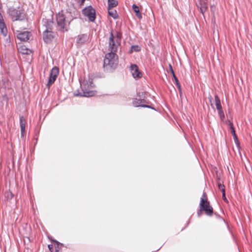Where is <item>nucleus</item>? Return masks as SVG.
<instances>
[{"mask_svg": "<svg viewBox=\"0 0 252 252\" xmlns=\"http://www.w3.org/2000/svg\"><path fill=\"white\" fill-rule=\"evenodd\" d=\"M208 98L209 99L210 102H211V105L212 106V107L214 108L213 104L212 103V100L213 99L212 96L211 95H210L209 97H208Z\"/></svg>", "mask_w": 252, "mask_h": 252, "instance_id": "39", "label": "nucleus"}, {"mask_svg": "<svg viewBox=\"0 0 252 252\" xmlns=\"http://www.w3.org/2000/svg\"><path fill=\"white\" fill-rule=\"evenodd\" d=\"M54 38V32L52 30L44 31L43 32V39L46 43L51 42Z\"/></svg>", "mask_w": 252, "mask_h": 252, "instance_id": "9", "label": "nucleus"}, {"mask_svg": "<svg viewBox=\"0 0 252 252\" xmlns=\"http://www.w3.org/2000/svg\"><path fill=\"white\" fill-rule=\"evenodd\" d=\"M197 6L200 9V11L202 14H204L208 8V4L205 0H199L197 3Z\"/></svg>", "mask_w": 252, "mask_h": 252, "instance_id": "13", "label": "nucleus"}, {"mask_svg": "<svg viewBox=\"0 0 252 252\" xmlns=\"http://www.w3.org/2000/svg\"><path fill=\"white\" fill-rule=\"evenodd\" d=\"M116 54L113 52L106 54L103 61L104 67H109L111 69H115L118 64Z\"/></svg>", "mask_w": 252, "mask_h": 252, "instance_id": "5", "label": "nucleus"}, {"mask_svg": "<svg viewBox=\"0 0 252 252\" xmlns=\"http://www.w3.org/2000/svg\"><path fill=\"white\" fill-rule=\"evenodd\" d=\"M83 13L87 16L91 22H94L95 19V10L91 6L85 8L83 10Z\"/></svg>", "mask_w": 252, "mask_h": 252, "instance_id": "8", "label": "nucleus"}, {"mask_svg": "<svg viewBox=\"0 0 252 252\" xmlns=\"http://www.w3.org/2000/svg\"><path fill=\"white\" fill-rule=\"evenodd\" d=\"M220 190L221 191L222 195L225 194V191L224 188H223Z\"/></svg>", "mask_w": 252, "mask_h": 252, "instance_id": "37", "label": "nucleus"}, {"mask_svg": "<svg viewBox=\"0 0 252 252\" xmlns=\"http://www.w3.org/2000/svg\"><path fill=\"white\" fill-rule=\"evenodd\" d=\"M169 66L170 71L171 74H172L173 78H176L177 77H176V76L175 74V73H174L173 69V68L172 67V65L170 64H169Z\"/></svg>", "mask_w": 252, "mask_h": 252, "instance_id": "31", "label": "nucleus"}, {"mask_svg": "<svg viewBox=\"0 0 252 252\" xmlns=\"http://www.w3.org/2000/svg\"><path fill=\"white\" fill-rule=\"evenodd\" d=\"M218 186L219 189H221L224 188V186L223 184H221L220 181L218 182Z\"/></svg>", "mask_w": 252, "mask_h": 252, "instance_id": "33", "label": "nucleus"}, {"mask_svg": "<svg viewBox=\"0 0 252 252\" xmlns=\"http://www.w3.org/2000/svg\"><path fill=\"white\" fill-rule=\"evenodd\" d=\"M19 51L23 54H29V52H31V51L28 49L25 46L21 47L19 49Z\"/></svg>", "mask_w": 252, "mask_h": 252, "instance_id": "22", "label": "nucleus"}, {"mask_svg": "<svg viewBox=\"0 0 252 252\" xmlns=\"http://www.w3.org/2000/svg\"><path fill=\"white\" fill-rule=\"evenodd\" d=\"M32 33L28 31H24L17 35V38L21 41H28L32 36Z\"/></svg>", "mask_w": 252, "mask_h": 252, "instance_id": "10", "label": "nucleus"}, {"mask_svg": "<svg viewBox=\"0 0 252 252\" xmlns=\"http://www.w3.org/2000/svg\"><path fill=\"white\" fill-rule=\"evenodd\" d=\"M215 100L216 106V108H217V110L218 111V110L222 109V106H221V105L220 103V98L217 94H215Z\"/></svg>", "mask_w": 252, "mask_h": 252, "instance_id": "19", "label": "nucleus"}, {"mask_svg": "<svg viewBox=\"0 0 252 252\" xmlns=\"http://www.w3.org/2000/svg\"><path fill=\"white\" fill-rule=\"evenodd\" d=\"M92 84H93V79L91 78H89L88 79V81L87 82V84L86 85H87L88 87H92Z\"/></svg>", "mask_w": 252, "mask_h": 252, "instance_id": "30", "label": "nucleus"}, {"mask_svg": "<svg viewBox=\"0 0 252 252\" xmlns=\"http://www.w3.org/2000/svg\"><path fill=\"white\" fill-rule=\"evenodd\" d=\"M48 249H49V250H50V251L51 252H53L54 248H53V245L49 244V245H48Z\"/></svg>", "mask_w": 252, "mask_h": 252, "instance_id": "34", "label": "nucleus"}, {"mask_svg": "<svg viewBox=\"0 0 252 252\" xmlns=\"http://www.w3.org/2000/svg\"><path fill=\"white\" fill-rule=\"evenodd\" d=\"M174 80H175V83H176V85L178 88V89L179 90V93H180V95L181 96L182 95V89H181V84L177 78V77L175 78H174Z\"/></svg>", "mask_w": 252, "mask_h": 252, "instance_id": "25", "label": "nucleus"}, {"mask_svg": "<svg viewBox=\"0 0 252 252\" xmlns=\"http://www.w3.org/2000/svg\"><path fill=\"white\" fill-rule=\"evenodd\" d=\"M82 92L76 94L77 96H84V97H90L94 95V92L92 91H86L83 88L82 89Z\"/></svg>", "mask_w": 252, "mask_h": 252, "instance_id": "15", "label": "nucleus"}, {"mask_svg": "<svg viewBox=\"0 0 252 252\" xmlns=\"http://www.w3.org/2000/svg\"><path fill=\"white\" fill-rule=\"evenodd\" d=\"M79 0L80 1L79 2H80V4H81V5L83 4L85 1V0Z\"/></svg>", "mask_w": 252, "mask_h": 252, "instance_id": "41", "label": "nucleus"}, {"mask_svg": "<svg viewBox=\"0 0 252 252\" xmlns=\"http://www.w3.org/2000/svg\"><path fill=\"white\" fill-rule=\"evenodd\" d=\"M203 212V211H201V209L199 208V210H198L197 212L198 217H200L202 216Z\"/></svg>", "mask_w": 252, "mask_h": 252, "instance_id": "32", "label": "nucleus"}, {"mask_svg": "<svg viewBox=\"0 0 252 252\" xmlns=\"http://www.w3.org/2000/svg\"><path fill=\"white\" fill-rule=\"evenodd\" d=\"M6 12L9 18L13 22L22 21L26 18L27 16L25 10L21 6L17 7L9 6L8 7Z\"/></svg>", "mask_w": 252, "mask_h": 252, "instance_id": "1", "label": "nucleus"}, {"mask_svg": "<svg viewBox=\"0 0 252 252\" xmlns=\"http://www.w3.org/2000/svg\"><path fill=\"white\" fill-rule=\"evenodd\" d=\"M13 196V194L10 190L6 191L4 193V196L7 201L10 200Z\"/></svg>", "mask_w": 252, "mask_h": 252, "instance_id": "23", "label": "nucleus"}, {"mask_svg": "<svg viewBox=\"0 0 252 252\" xmlns=\"http://www.w3.org/2000/svg\"><path fill=\"white\" fill-rule=\"evenodd\" d=\"M26 120L23 116H20V126L21 129L23 130L25 129L26 125Z\"/></svg>", "mask_w": 252, "mask_h": 252, "instance_id": "20", "label": "nucleus"}, {"mask_svg": "<svg viewBox=\"0 0 252 252\" xmlns=\"http://www.w3.org/2000/svg\"><path fill=\"white\" fill-rule=\"evenodd\" d=\"M53 242L56 243V245H55V248H56V252H57L59 251V245H63L62 244H60V243H59L58 241H57V240H53Z\"/></svg>", "mask_w": 252, "mask_h": 252, "instance_id": "29", "label": "nucleus"}, {"mask_svg": "<svg viewBox=\"0 0 252 252\" xmlns=\"http://www.w3.org/2000/svg\"><path fill=\"white\" fill-rule=\"evenodd\" d=\"M235 143L236 144V146H237V148H238V149H240V143H239V141H238V142H235Z\"/></svg>", "mask_w": 252, "mask_h": 252, "instance_id": "40", "label": "nucleus"}, {"mask_svg": "<svg viewBox=\"0 0 252 252\" xmlns=\"http://www.w3.org/2000/svg\"><path fill=\"white\" fill-rule=\"evenodd\" d=\"M43 26H44L46 28L45 31H49L52 30L54 23L52 20L47 19H43Z\"/></svg>", "mask_w": 252, "mask_h": 252, "instance_id": "14", "label": "nucleus"}, {"mask_svg": "<svg viewBox=\"0 0 252 252\" xmlns=\"http://www.w3.org/2000/svg\"><path fill=\"white\" fill-rule=\"evenodd\" d=\"M25 129H24L23 130L22 129H21V136L22 137H24L25 136Z\"/></svg>", "mask_w": 252, "mask_h": 252, "instance_id": "36", "label": "nucleus"}, {"mask_svg": "<svg viewBox=\"0 0 252 252\" xmlns=\"http://www.w3.org/2000/svg\"><path fill=\"white\" fill-rule=\"evenodd\" d=\"M133 10L135 13V15L139 19H141L142 18L141 13L140 12L139 7L136 4H134L132 6Z\"/></svg>", "mask_w": 252, "mask_h": 252, "instance_id": "17", "label": "nucleus"}, {"mask_svg": "<svg viewBox=\"0 0 252 252\" xmlns=\"http://www.w3.org/2000/svg\"><path fill=\"white\" fill-rule=\"evenodd\" d=\"M115 39L118 41V42L121 43L122 39V33L119 32H116V34L115 36Z\"/></svg>", "mask_w": 252, "mask_h": 252, "instance_id": "27", "label": "nucleus"}, {"mask_svg": "<svg viewBox=\"0 0 252 252\" xmlns=\"http://www.w3.org/2000/svg\"><path fill=\"white\" fill-rule=\"evenodd\" d=\"M59 69L58 67H54L51 70L49 78L48 79L47 87L49 88L50 86L53 84L56 80L59 74Z\"/></svg>", "mask_w": 252, "mask_h": 252, "instance_id": "7", "label": "nucleus"}, {"mask_svg": "<svg viewBox=\"0 0 252 252\" xmlns=\"http://www.w3.org/2000/svg\"><path fill=\"white\" fill-rule=\"evenodd\" d=\"M233 138H234V140L235 142L239 141L236 134L233 135Z\"/></svg>", "mask_w": 252, "mask_h": 252, "instance_id": "35", "label": "nucleus"}, {"mask_svg": "<svg viewBox=\"0 0 252 252\" xmlns=\"http://www.w3.org/2000/svg\"><path fill=\"white\" fill-rule=\"evenodd\" d=\"M118 2L116 0H108V9L111 10V8L117 6Z\"/></svg>", "mask_w": 252, "mask_h": 252, "instance_id": "18", "label": "nucleus"}, {"mask_svg": "<svg viewBox=\"0 0 252 252\" xmlns=\"http://www.w3.org/2000/svg\"><path fill=\"white\" fill-rule=\"evenodd\" d=\"M145 92L137 93L135 98L133 99L132 104L134 106L153 109V107L148 105L150 102L145 96Z\"/></svg>", "mask_w": 252, "mask_h": 252, "instance_id": "3", "label": "nucleus"}, {"mask_svg": "<svg viewBox=\"0 0 252 252\" xmlns=\"http://www.w3.org/2000/svg\"><path fill=\"white\" fill-rule=\"evenodd\" d=\"M218 112L220 118L221 120H222L225 117L224 114L222 111V109L218 110Z\"/></svg>", "mask_w": 252, "mask_h": 252, "instance_id": "28", "label": "nucleus"}, {"mask_svg": "<svg viewBox=\"0 0 252 252\" xmlns=\"http://www.w3.org/2000/svg\"><path fill=\"white\" fill-rule=\"evenodd\" d=\"M141 50V47L138 45H132L131 46L130 50L129 51L130 54L133 52H139Z\"/></svg>", "mask_w": 252, "mask_h": 252, "instance_id": "21", "label": "nucleus"}, {"mask_svg": "<svg viewBox=\"0 0 252 252\" xmlns=\"http://www.w3.org/2000/svg\"><path fill=\"white\" fill-rule=\"evenodd\" d=\"M222 199L226 202H228V200L225 196V194L222 195Z\"/></svg>", "mask_w": 252, "mask_h": 252, "instance_id": "38", "label": "nucleus"}, {"mask_svg": "<svg viewBox=\"0 0 252 252\" xmlns=\"http://www.w3.org/2000/svg\"><path fill=\"white\" fill-rule=\"evenodd\" d=\"M0 33L4 36H6L7 34V29L4 21L0 23Z\"/></svg>", "mask_w": 252, "mask_h": 252, "instance_id": "16", "label": "nucleus"}, {"mask_svg": "<svg viewBox=\"0 0 252 252\" xmlns=\"http://www.w3.org/2000/svg\"><path fill=\"white\" fill-rule=\"evenodd\" d=\"M228 121L229 122L228 125L229 126V128L231 130V131H230L231 133L232 134V135L234 134H236L235 130L234 127L233 126V123L229 120Z\"/></svg>", "mask_w": 252, "mask_h": 252, "instance_id": "26", "label": "nucleus"}, {"mask_svg": "<svg viewBox=\"0 0 252 252\" xmlns=\"http://www.w3.org/2000/svg\"><path fill=\"white\" fill-rule=\"evenodd\" d=\"M108 43L109 50L111 51L110 52L116 54L121 43L115 39V35L113 34L112 31L110 32Z\"/></svg>", "mask_w": 252, "mask_h": 252, "instance_id": "6", "label": "nucleus"}, {"mask_svg": "<svg viewBox=\"0 0 252 252\" xmlns=\"http://www.w3.org/2000/svg\"><path fill=\"white\" fill-rule=\"evenodd\" d=\"M199 208L205 214L209 217L213 214V208L210 205V202L208 200L207 195L205 192H203L202 197L200 198Z\"/></svg>", "mask_w": 252, "mask_h": 252, "instance_id": "4", "label": "nucleus"}, {"mask_svg": "<svg viewBox=\"0 0 252 252\" xmlns=\"http://www.w3.org/2000/svg\"><path fill=\"white\" fill-rule=\"evenodd\" d=\"M108 11L109 15L112 17L114 19L118 18V15L117 13L116 10H110L108 9Z\"/></svg>", "mask_w": 252, "mask_h": 252, "instance_id": "24", "label": "nucleus"}, {"mask_svg": "<svg viewBox=\"0 0 252 252\" xmlns=\"http://www.w3.org/2000/svg\"><path fill=\"white\" fill-rule=\"evenodd\" d=\"M131 73L134 78H140L142 77V74L140 72L138 67L136 64H131L130 66Z\"/></svg>", "mask_w": 252, "mask_h": 252, "instance_id": "12", "label": "nucleus"}, {"mask_svg": "<svg viewBox=\"0 0 252 252\" xmlns=\"http://www.w3.org/2000/svg\"><path fill=\"white\" fill-rule=\"evenodd\" d=\"M57 29L63 32H68L72 17H66L62 12L58 13L56 16Z\"/></svg>", "mask_w": 252, "mask_h": 252, "instance_id": "2", "label": "nucleus"}, {"mask_svg": "<svg viewBox=\"0 0 252 252\" xmlns=\"http://www.w3.org/2000/svg\"><path fill=\"white\" fill-rule=\"evenodd\" d=\"M76 42L78 45H82L85 43L89 39L87 34H81L76 37Z\"/></svg>", "mask_w": 252, "mask_h": 252, "instance_id": "11", "label": "nucleus"}]
</instances>
